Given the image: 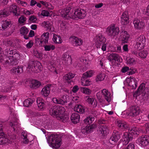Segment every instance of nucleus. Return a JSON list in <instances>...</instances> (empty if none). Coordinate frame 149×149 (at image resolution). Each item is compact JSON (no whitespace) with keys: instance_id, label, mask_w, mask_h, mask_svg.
<instances>
[{"instance_id":"nucleus-27","label":"nucleus","mask_w":149,"mask_h":149,"mask_svg":"<svg viewBox=\"0 0 149 149\" xmlns=\"http://www.w3.org/2000/svg\"><path fill=\"white\" fill-rule=\"evenodd\" d=\"M72 122L74 124L79 123L80 120V115L77 113H72L70 117Z\"/></svg>"},{"instance_id":"nucleus-57","label":"nucleus","mask_w":149,"mask_h":149,"mask_svg":"<svg viewBox=\"0 0 149 149\" xmlns=\"http://www.w3.org/2000/svg\"><path fill=\"white\" fill-rule=\"evenodd\" d=\"M8 13L7 11L6 10L4 9L3 10H1L0 11V15L3 16H6L8 15Z\"/></svg>"},{"instance_id":"nucleus-24","label":"nucleus","mask_w":149,"mask_h":149,"mask_svg":"<svg viewBox=\"0 0 149 149\" xmlns=\"http://www.w3.org/2000/svg\"><path fill=\"white\" fill-rule=\"evenodd\" d=\"M51 85L48 84L42 89L41 94L43 96L47 97L49 95L51 90Z\"/></svg>"},{"instance_id":"nucleus-23","label":"nucleus","mask_w":149,"mask_h":149,"mask_svg":"<svg viewBox=\"0 0 149 149\" xmlns=\"http://www.w3.org/2000/svg\"><path fill=\"white\" fill-rule=\"evenodd\" d=\"M121 23L123 25H126L129 23V16L128 13L125 12L123 13L120 18Z\"/></svg>"},{"instance_id":"nucleus-50","label":"nucleus","mask_w":149,"mask_h":149,"mask_svg":"<svg viewBox=\"0 0 149 149\" xmlns=\"http://www.w3.org/2000/svg\"><path fill=\"white\" fill-rule=\"evenodd\" d=\"M81 91L83 93L87 95H89L91 93V90L86 87H82Z\"/></svg>"},{"instance_id":"nucleus-56","label":"nucleus","mask_w":149,"mask_h":149,"mask_svg":"<svg viewBox=\"0 0 149 149\" xmlns=\"http://www.w3.org/2000/svg\"><path fill=\"white\" fill-rule=\"evenodd\" d=\"M16 52L15 50H11L10 49L8 50V52L7 55L10 56V57H12V56H13L14 54Z\"/></svg>"},{"instance_id":"nucleus-52","label":"nucleus","mask_w":149,"mask_h":149,"mask_svg":"<svg viewBox=\"0 0 149 149\" xmlns=\"http://www.w3.org/2000/svg\"><path fill=\"white\" fill-rule=\"evenodd\" d=\"M136 60L134 58H130L127 60V62L128 63L133 65L135 63Z\"/></svg>"},{"instance_id":"nucleus-31","label":"nucleus","mask_w":149,"mask_h":149,"mask_svg":"<svg viewBox=\"0 0 149 149\" xmlns=\"http://www.w3.org/2000/svg\"><path fill=\"white\" fill-rule=\"evenodd\" d=\"M129 133L132 135H138L139 134V130L138 127H134L132 128H130L129 131Z\"/></svg>"},{"instance_id":"nucleus-20","label":"nucleus","mask_w":149,"mask_h":149,"mask_svg":"<svg viewBox=\"0 0 149 149\" xmlns=\"http://www.w3.org/2000/svg\"><path fill=\"white\" fill-rule=\"evenodd\" d=\"M106 41V39L104 36L100 34L96 36V45L97 47L100 48V46L102 44L105 43Z\"/></svg>"},{"instance_id":"nucleus-16","label":"nucleus","mask_w":149,"mask_h":149,"mask_svg":"<svg viewBox=\"0 0 149 149\" xmlns=\"http://www.w3.org/2000/svg\"><path fill=\"white\" fill-rule=\"evenodd\" d=\"M49 38V34L48 32L44 33L41 36L40 38H38V40L40 42L39 44L40 46H42L44 45V44L48 42Z\"/></svg>"},{"instance_id":"nucleus-63","label":"nucleus","mask_w":149,"mask_h":149,"mask_svg":"<svg viewBox=\"0 0 149 149\" xmlns=\"http://www.w3.org/2000/svg\"><path fill=\"white\" fill-rule=\"evenodd\" d=\"M123 149H134V145L133 143H130L126 148Z\"/></svg>"},{"instance_id":"nucleus-4","label":"nucleus","mask_w":149,"mask_h":149,"mask_svg":"<svg viewBox=\"0 0 149 149\" xmlns=\"http://www.w3.org/2000/svg\"><path fill=\"white\" fill-rule=\"evenodd\" d=\"M146 41L145 37L143 36H141L136 39L135 48L138 50L142 49L145 46Z\"/></svg>"},{"instance_id":"nucleus-21","label":"nucleus","mask_w":149,"mask_h":149,"mask_svg":"<svg viewBox=\"0 0 149 149\" xmlns=\"http://www.w3.org/2000/svg\"><path fill=\"white\" fill-rule=\"evenodd\" d=\"M108 59L110 61H114L120 62L122 59L120 57L118 54L116 53H112L109 55Z\"/></svg>"},{"instance_id":"nucleus-54","label":"nucleus","mask_w":149,"mask_h":149,"mask_svg":"<svg viewBox=\"0 0 149 149\" xmlns=\"http://www.w3.org/2000/svg\"><path fill=\"white\" fill-rule=\"evenodd\" d=\"M81 84L84 86H87L90 85L91 81L87 79L84 81H81Z\"/></svg>"},{"instance_id":"nucleus-3","label":"nucleus","mask_w":149,"mask_h":149,"mask_svg":"<svg viewBox=\"0 0 149 149\" xmlns=\"http://www.w3.org/2000/svg\"><path fill=\"white\" fill-rule=\"evenodd\" d=\"M50 142V146L53 148H58L61 145V139L59 136L57 134H51L49 137Z\"/></svg>"},{"instance_id":"nucleus-39","label":"nucleus","mask_w":149,"mask_h":149,"mask_svg":"<svg viewBox=\"0 0 149 149\" xmlns=\"http://www.w3.org/2000/svg\"><path fill=\"white\" fill-rule=\"evenodd\" d=\"M95 118L94 117L91 116L87 117L84 120V122L86 124H90L92 123L93 122Z\"/></svg>"},{"instance_id":"nucleus-37","label":"nucleus","mask_w":149,"mask_h":149,"mask_svg":"<svg viewBox=\"0 0 149 149\" xmlns=\"http://www.w3.org/2000/svg\"><path fill=\"white\" fill-rule=\"evenodd\" d=\"M37 105L38 107L41 109L45 107V104L40 98H38L37 100Z\"/></svg>"},{"instance_id":"nucleus-40","label":"nucleus","mask_w":149,"mask_h":149,"mask_svg":"<svg viewBox=\"0 0 149 149\" xmlns=\"http://www.w3.org/2000/svg\"><path fill=\"white\" fill-rule=\"evenodd\" d=\"M40 2L42 5L45 6L48 9L52 10L54 8V6H53L52 4L49 3L48 2L44 1H40Z\"/></svg>"},{"instance_id":"nucleus-48","label":"nucleus","mask_w":149,"mask_h":149,"mask_svg":"<svg viewBox=\"0 0 149 149\" xmlns=\"http://www.w3.org/2000/svg\"><path fill=\"white\" fill-rule=\"evenodd\" d=\"M45 50L46 51H49L51 50H53L55 48V46L52 44L46 45L44 47Z\"/></svg>"},{"instance_id":"nucleus-29","label":"nucleus","mask_w":149,"mask_h":149,"mask_svg":"<svg viewBox=\"0 0 149 149\" xmlns=\"http://www.w3.org/2000/svg\"><path fill=\"white\" fill-rule=\"evenodd\" d=\"M2 29L5 30L11 26V23L9 19L3 20L2 22Z\"/></svg>"},{"instance_id":"nucleus-2","label":"nucleus","mask_w":149,"mask_h":149,"mask_svg":"<svg viewBox=\"0 0 149 149\" xmlns=\"http://www.w3.org/2000/svg\"><path fill=\"white\" fill-rule=\"evenodd\" d=\"M42 69V65L38 61H31L28 63L27 70L30 72L37 73L40 72Z\"/></svg>"},{"instance_id":"nucleus-15","label":"nucleus","mask_w":149,"mask_h":149,"mask_svg":"<svg viewBox=\"0 0 149 149\" xmlns=\"http://www.w3.org/2000/svg\"><path fill=\"white\" fill-rule=\"evenodd\" d=\"M67 95H63L61 97L53 98L52 101L55 104H60L63 105L67 103Z\"/></svg>"},{"instance_id":"nucleus-14","label":"nucleus","mask_w":149,"mask_h":149,"mask_svg":"<svg viewBox=\"0 0 149 149\" xmlns=\"http://www.w3.org/2000/svg\"><path fill=\"white\" fill-rule=\"evenodd\" d=\"M69 41L72 45L74 46H80L83 43L82 40L75 36L70 37L69 38Z\"/></svg>"},{"instance_id":"nucleus-17","label":"nucleus","mask_w":149,"mask_h":149,"mask_svg":"<svg viewBox=\"0 0 149 149\" xmlns=\"http://www.w3.org/2000/svg\"><path fill=\"white\" fill-rule=\"evenodd\" d=\"M133 24L135 28L137 29H143L145 26V23L142 20L135 19L133 21Z\"/></svg>"},{"instance_id":"nucleus-42","label":"nucleus","mask_w":149,"mask_h":149,"mask_svg":"<svg viewBox=\"0 0 149 149\" xmlns=\"http://www.w3.org/2000/svg\"><path fill=\"white\" fill-rule=\"evenodd\" d=\"M95 72L94 71L90 70L87 71L83 74V76L86 77H91L93 75Z\"/></svg>"},{"instance_id":"nucleus-41","label":"nucleus","mask_w":149,"mask_h":149,"mask_svg":"<svg viewBox=\"0 0 149 149\" xmlns=\"http://www.w3.org/2000/svg\"><path fill=\"white\" fill-rule=\"evenodd\" d=\"M144 86V84H141L139 87L137 91L134 94L133 96L134 97H136L140 95V92L142 91V90Z\"/></svg>"},{"instance_id":"nucleus-19","label":"nucleus","mask_w":149,"mask_h":149,"mask_svg":"<svg viewBox=\"0 0 149 149\" xmlns=\"http://www.w3.org/2000/svg\"><path fill=\"white\" fill-rule=\"evenodd\" d=\"M41 26L48 31H52L54 30L53 23L52 21H44L42 23Z\"/></svg>"},{"instance_id":"nucleus-11","label":"nucleus","mask_w":149,"mask_h":149,"mask_svg":"<svg viewBox=\"0 0 149 149\" xmlns=\"http://www.w3.org/2000/svg\"><path fill=\"white\" fill-rule=\"evenodd\" d=\"M138 79L133 77H127L126 79L129 86L132 89H135L137 86Z\"/></svg>"},{"instance_id":"nucleus-28","label":"nucleus","mask_w":149,"mask_h":149,"mask_svg":"<svg viewBox=\"0 0 149 149\" xmlns=\"http://www.w3.org/2000/svg\"><path fill=\"white\" fill-rule=\"evenodd\" d=\"M122 43H128L130 36L126 31H123L122 32Z\"/></svg>"},{"instance_id":"nucleus-33","label":"nucleus","mask_w":149,"mask_h":149,"mask_svg":"<svg viewBox=\"0 0 149 149\" xmlns=\"http://www.w3.org/2000/svg\"><path fill=\"white\" fill-rule=\"evenodd\" d=\"M53 40L56 43L60 44L62 42L61 37L58 35L54 34L53 35Z\"/></svg>"},{"instance_id":"nucleus-18","label":"nucleus","mask_w":149,"mask_h":149,"mask_svg":"<svg viewBox=\"0 0 149 149\" xmlns=\"http://www.w3.org/2000/svg\"><path fill=\"white\" fill-rule=\"evenodd\" d=\"M132 139V135L130 134L127 132L124 133L122 139L123 145H127Z\"/></svg>"},{"instance_id":"nucleus-62","label":"nucleus","mask_w":149,"mask_h":149,"mask_svg":"<svg viewBox=\"0 0 149 149\" xmlns=\"http://www.w3.org/2000/svg\"><path fill=\"white\" fill-rule=\"evenodd\" d=\"M49 14V13L47 10H43L42 11L41 15L43 16H48Z\"/></svg>"},{"instance_id":"nucleus-46","label":"nucleus","mask_w":149,"mask_h":149,"mask_svg":"<svg viewBox=\"0 0 149 149\" xmlns=\"http://www.w3.org/2000/svg\"><path fill=\"white\" fill-rule=\"evenodd\" d=\"M18 124V120L17 119H15L14 122H10L9 123V125L10 126L12 127L14 131H15L16 130V127L17 125Z\"/></svg>"},{"instance_id":"nucleus-47","label":"nucleus","mask_w":149,"mask_h":149,"mask_svg":"<svg viewBox=\"0 0 149 149\" xmlns=\"http://www.w3.org/2000/svg\"><path fill=\"white\" fill-rule=\"evenodd\" d=\"M8 139L6 138H0V145H5L8 143Z\"/></svg>"},{"instance_id":"nucleus-49","label":"nucleus","mask_w":149,"mask_h":149,"mask_svg":"<svg viewBox=\"0 0 149 149\" xmlns=\"http://www.w3.org/2000/svg\"><path fill=\"white\" fill-rule=\"evenodd\" d=\"M148 54L146 51H141L138 53V55L139 57L142 58H146Z\"/></svg>"},{"instance_id":"nucleus-26","label":"nucleus","mask_w":149,"mask_h":149,"mask_svg":"<svg viewBox=\"0 0 149 149\" xmlns=\"http://www.w3.org/2000/svg\"><path fill=\"white\" fill-rule=\"evenodd\" d=\"M75 74L72 73L66 74L63 77V79L65 80L69 84L72 82L71 79L75 76Z\"/></svg>"},{"instance_id":"nucleus-44","label":"nucleus","mask_w":149,"mask_h":149,"mask_svg":"<svg viewBox=\"0 0 149 149\" xmlns=\"http://www.w3.org/2000/svg\"><path fill=\"white\" fill-rule=\"evenodd\" d=\"M33 102V100L29 98L26 100L24 102V105L25 107H28L31 105Z\"/></svg>"},{"instance_id":"nucleus-6","label":"nucleus","mask_w":149,"mask_h":149,"mask_svg":"<svg viewBox=\"0 0 149 149\" xmlns=\"http://www.w3.org/2000/svg\"><path fill=\"white\" fill-rule=\"evenodd\" d=\"M106 31L109 36L114 38L119 33V28L118 27H116L114 25H111L107 28Z\"/></svg>"},{"instance_id":"nucleus-53","label":"nucleus","mask_w":149,"mask_h":149,"mask_svg":"<svg viewBox=\"0 0 149 149\" xmlns=\"http://www.w3.org/2000/svg\"><path fill=\"white\" fill-rule=\"evenodd\" d=\"M50 70L54 74H58L60 73V71L54 67L52 66L51 69H50Z\"/></svg>"},{"instance_id":"nucleus-64","label":"nucleus","mask_w":149,"mask_h":149,"mask_svg":"<svg viewBox=\"0 0 149 149\" xmlns=\"http://www.w3.org/2000/svg\"><path fill=\"white\" fill-rule=\"evenodd\" d=\"M11 57L14 58L15 59L18 60L20 58V56L19 54L16 52L14 54L13 56H12Z\"/></svg>"},{"instance_id":"nucleus-61","label":"nucleus","mask_w":149,"mask_h":149,"mask_svg":"<svg viewBox=\"0 0 149 149\" xmlns=\"http://www.w3.org/2000/svg\"><path fill=\"white\" fill-rule=\"evenodd\" d=\"M23 68L22 66H17V74H19L23 72Z\"/></svg>"},{"instance_id":"nucleus-43","label":"nucleus","mask_w":149,"mask_h":149,"mask_svg":"<svg viewBox=\"0 0 149 149\" xmlns=\"http://www.w3.org/2000/svg\"><path fill=\"white\" fill-rule=\"evenodd\" d=\"M106 75L104 74L101 73L97 75L96 77V81H101L103 80L105 77Z\"/></svg>"},{"instance_id":"nucleus-5","label":"nucleus","mask_w":149,"mask_h":149,"mask_svg":"<svg viewBox=\"0 0 149 149\" xmlns=\"http://www.w3.org/2000/svg\"><path fill=\"white\" fill-rule=\"evenodd\" d=\"M72 12H73L72 19H83L84 17L86 15V11L84 9L78 8L75 10L74 12L73 9H72Z\"/></svg>"},{"instance_id":"nucleus-32","label":"nucleus","mask_w":149,"mask_h":149,"mask_svg":"<svg viewBox=\"0 0 149 149\" xmlns=\"http://www.w3.org/2000/svg\"><path fill=\"white\" fill-rule=\"evenodd\" d=\"M74 110L77 112L81 114L85 112L84 107L80 105H76L74 108Z\"/></svg>"},{"instance_id":"nucleus-10","label":"nucleus","mask_w":149,"mask_h":149,"mask_svg":"<svg viewBox=\"0 0 149 149\" xmlns=\"http://www.w3.org/2000/svg\"><path fill=\"white\" fill-rule=\"evenodd\" d=\"M120 134L118 131L114 130L112 135L109 139V142L111 144H115L120 139Z\"/></svg>"},{"instance_id":"nucleus-30","label":"nucleus","mask_w":149,"mask_h":149,"mask_svg":"<svg viewBox=\"0 0 149 149\" xmlns=\"http://www.w3.org/2000/svg\"><path fill=\"white\" fill-rule=\"evenodd\" d=\"M19 62L17 59H15L13 57H10L6 61V63L12 65H17Z\"/></svg>"},{"instance_id":"nucleus-58","label":"nucleus","mask_w":149,"mask_h":149,"mask_svg":"<svg viewBox=\"0 0 149 149\" xmlns=\"http://www.w3.org/2000/svg\"><path fill=\"white\" fill-rule=\"evenodd\" d=\"M17 66L13 68L10 70L11 74H17Z\"/></svg>"},{"instance_id":"nucleus-25","label":"nucleus","mask_w":149,"mask_h":149,"mask_svg":"<svg viewBox=\"0 0 149 149\" xmlns=\"http://www.w3.org/2000/svg\"><path fill=\"white\" fill-rule=\"evenodd\" d=\"M118 127L121 129L125 130L128 127V125L127 123L123 120H119L117 122Z\"/></svg>"},{"instance_id":"nucleus-45","label":"nucleus","mask_w":149,"mask_h":149,"mask_svg":"<svg viewBox=\"0 0 149 149\" xmlns=\"http://www.w3.org/2000/svg\"><path fill=\"white\" fill-rule=\"evenodd\" d=\"M20 33L23 35H26L29 32V30L25 26L22 27L20 29Z\"/></svg>"},{"instance_id":"nucleus-59","label":"nucleus","mask_w":149,"mask_h":149,"mask_svg":"<svg viewBox=\"0 0 149 149\" xmlns=\"http://www.w3.org/2000/svg\"><path fill=\"white\" fill-rule=\"evenodd\" d=\"M26 20V18L24 16H21L19 18L18 21L20 24L23 23Z\"/></svg>"},{"instance_id":"nucleus-1","label":"nucleus","mask_w":149,"mask_h":149,"mask_svg":"<svg viewBox=\"0 0 149 149\" xmlns=\"http://www.w3.org/2000/svg\"><path fill=\"white\" fill-rule=\"evenodd\" d=\"M65 111L64 107L59 106H54L52 107L49 110V113L51 115L56 116L57 119L63 121L64 116L62 114Z\"/></svg>"},{"instance_id":"nucleus-55","label":"nucleus","mask_w":149,"mask_h":149,"mask_svg":"<svg viewBox=\"0 0 149 149\" xmlns=\"http://www.w3.org/2000/svg\"><path fill=\"white\" fill-rule=\"evenodd\" d=\"M16 1L19 4H20L22 6L25 7L27 6L28 5L27 3L25 1H24L20 0H17Z\"/></svg>"},{"instance_id":"nucleus-35","label":"nucleus","mask_w":149,"mask_h":149,"mask_svg":"<svg viewBox=\"0 0 149 149\" xmlns=\"http://www.w3.org/2000/svg\"><path fill=\"white\" fill-rule=\"evenodd\" d=\"M6 42L8 46H10L14 47H17L16 41L13 39H8L7 40Z\"/></svg>"},{"instance_id":"nucleus-60","label":"nucleus","mask_w":149,"mask_h":149,"mask_svg":"<svg viewBox=\"0 0 149 149\" xmlns=\"http://www.w3.org/2000/svg\"><path fill=\"white\" fill-rule=\"evenodd\" d=\"M4 54L3 53L2 49L0 47V62H2L4 59Z\"/></svg>"},{"instance_id":"nucleus-7","label":"nucleus","mask_w":149,"mask_h":149,"mask_svg":"<svg viewBox=\"0 0 149 149\" xmlns=\"http://www.w3.org/2000/svg\"><path fill=\"white\" fill-rule=\"evenodd\" d=\"M139 145L142 147H146L149 145V136L142 135L137 139Z\"/></svg>"},{"instance_id":"nucleus-8","label":"nucleus","mask_w":149,"mask_h":149,"mask_svg":"<svg viewBox=\"0 0 149 149\" xmlns=\"http://www.w3.org/2000/svg\"><path fill=\"white\" fill-rule=\"evenodd\" d=\"M70 7H68L60 10L61 16L65 19H68L69 17L72 18L73 12H72Z\"/></svg>"},{"instance_id":"nucleus-34","label":"nucleus","mask_w":149,"mask_h":149,"mask_svg":"<svg viewBox=\"0 0 149 149\" xmlns=\"http://www.w3.org/2000/svg\"><path fill=\"white\" fill-rule=\"evenodd\" d=\"M41 85V83L39 81L36 80H33L30 85L31 88H36L39 87Z\"/></svg>"},{"instance_id":"nucleus-13","label":"nucleus","mask_w":149,"mask_h":149,"mask_svg":"<svg viewBox=\"0 0 149 149\" xmlns=\"http://www.w3.org/2000/svg\"><path fill=\"white\" fill-rule=\"evenodd\" d=\"M60 61L65 65H67L69 63L71 64L72 63L71 56L68 53H65L62 55Z\"/></svg>"},{"instance_id":"nucleus-9","label":"nucleus","mask_w":149,"mask_h":149,"mask_svg":"<svg viewBox=\"0 0 149 149\" xmlns=\"http://www.w3.org/2000/svg\"><path fill=\"white\" fill-rule=\"evenodd\" d=\"M101 93H102L103 97H104L107 101L108 102L111 101V94L107 90L105 89H103L101 92H98L97 93L96 96L97 99L99 100L101 98Z\"/></svg>"},{"instance_id":"nucleus-38","label":"nucleus","mask_w":149,"mask_h":149,"mask_svg":"<svg viewBox=\"0 0 149 149\" xmlns=\"http://www.w3.org/2000/svg\"><path fill=\"white\" fill-rule=\"evenodd\" d=\"M10 11L11 12H12L13 14L16 16L19 15L17 13V7L15 5H12L10 7Z\"/></svg>"},{"instance_id":"nucleus-51","label":"nucleus","mask_w":149,"mask_h":149,"mask_svg":"<svg viewBox=\"0 0 149 149\" xmlns=\"http://www.w3.org/2000/svg\"><path fill=\"white\" fill-rule=\"evenodd\" d=\"M22 139H23V143H27L29 142V140L27 137V134L25 133H22L21 136Z\"/></svg>"},{"instance_id":"nucleus-36","label":"nucleus","mask_w":149,"mask_h":149,"mask_svg":"<svg viewBox=\"0 0 149 149\" xmlns=\"http://www.w3.org/2000/svg\"><path fill=\"white\" fill-rule=\"evenodd\" d=\"M101 133L104 135L109 133V130L107 127L105 125L101 126L100 128Z\"/></svg>"},{"instance_id":"nucleus-12","label":"nucleus","mask_w":149,"mask_h":149,"mask_svg":"<svg viewBox=\"0 0 149 149\" xmlns=\"http://www.w3.org/2000/svg\"><path fill=\"white\" fill-rule=\"evenodd\" d=\"M128 110V115L133 117L138 115L141 111L140 108L137 106H131L129 109Z\"/></svg>"},{"instance_id":"nucleus-22","label":"nucleus","mask_w":149,"mask_h":149,"mask_svg":"<svg viewBox=\"0 0 149 149\" xmlns=\"http://www.w3.org/2000/svg\"><path fill=\"white\" fill-rule=\"evenodd\" d=\"M86 101L89 104L91 105L93 108L95 107L97 105V101L95 99L90 97L88 96H86L85 97Z\"/></svg>"}]
</instances>
